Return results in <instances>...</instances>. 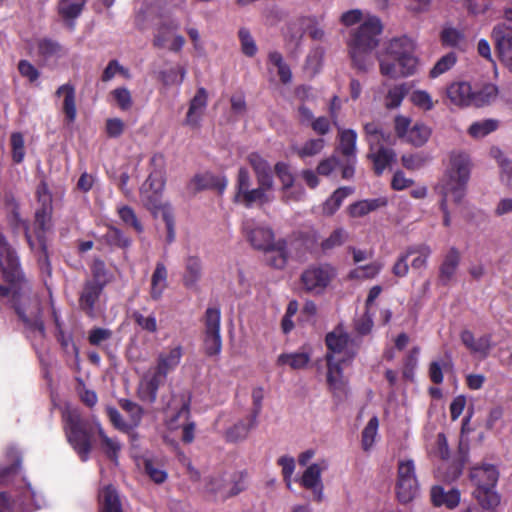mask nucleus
<instances>
[{"label":"nucleus","instance_id":"obj_57","mask_svg":"<svg viewBox=\"0 0 512 512\" xmlns=\"http://www.w3.org/2000/svg\"><path fill=\"white\" fill-rule=\"evenodd\" d=\"M91 273L92 278L87 281L94 282L96 284H103V287H106L109 283L108 270L106 269V265L103 260L99 258L94 259L91 265Z\"/></svg>","mask_w":512,"mask_h":512},{"label":"nucleus","instance_id":"obj_14","mask_svg":"<svg viewBox=\"0 0 512 512\" xmlns=\"http://www.w3.org/2000/svg\"><path fill=\"white\" fill-rule=\"evenodd\" d=\"M221 312L217 307L207 308L204 316V351L209 357L219 355L222 349L220 334Z\"/></svg>","mask_w":512,"mask_h":512},{"label":"nucleus","instance_id":"obj_42","mask_svg":"<svg viewBox=\"0 0 512 512\" xmlns=\"http://www.w3.org/2000/svg\"><path fill=\"white\" fill-rule=\"evenodd\" d=\"M441 44L445 47L463 49L466 44V38L462 31L447 27L444 28L440 33Z\"/></svg>","mask_w":512,"mask_h":512},{"label":"nucleus","instance_id":"obj_36","mask_svg":"<svg viewBox=\"0 0 512 512\" xmlns=\"http://www.w3.org/2000/svg\"><path fill=\"white\" fill-rule=\"evenodd\" d=\"M202 265L196 256H189L185 262V272L183 275V283L185 287H194L201 278Z\"/></svg>","mask_w":512,"mask_h":512},{"label":"nucleus","instance_id":"obj_56","mask_svg":"<svg viewBox=\"0 0 512 512\" xmlns=\"http://www.w3.org/2000/svg\"><path fill=\"white\" fill-rule=\"evenodd\" d=\"M346 232L343 228L335 229L329 237L324 239L320 243V247L323 253H326L336 247H340L346 240Z\"/></svg>","mask_w":512,"mask_h":512},{"label":"nucleus","instance_id":"obj_41","mask_svg":"<svg viewBox=\"0 0 512 512\" xmlns=\"http://www.w3.org/2000/svg\"><path fill=\"white\" fill-rule=\"evenodd\" d=\"M234 202L241 203L246 208H251L255 204L262 206L264 204L269 203L270 198L264 190L257 187V188L249 189V190L245 191V193H243L241 195V197L237 198Z\"/></svg>","mask_w":512,"mask_h":512},{"label":"nucleus","instance_id":"obj_59","mask_svg":"<svg viewBox=\"0 0 512 512\" xmlns=\"http://www.w3.org/2000/svg\"><path fill=\"white\" fill-rule=\"evenodd\" d=\"M38 53L45 59H50L52 57L59 56L62 50L61 45L51 39H41L38 42Z\"/></svg>","mask_w":512,"mask_h":512},{"label":"nucleus","instance_id":"obj_29","mask_svg":"<svg viewBox=\"0 0 512 512\" xmlns=\"http://www.w3.org/2000/svg\"><path fill=\"white\" fill-rule=\"evenodd\" d=\"M498 96V87L492 83L483 84L481 87L473 89L469 106L483 107L490 105Z\"/></svg>","mask_w":512,"mask_h":512},{"label":"nucleus","instance_id":"obj_50","mask_svg":"<svg viewBox=\"0 0 512 512\" xmlns=\"http://www.w3.org/2000/svg\"><path fill=\"white\" fill-rule=\"evenodd\" d=\"M381 268L382 266L378 262H372L367 265L358 266L349 272L348 278L352 280L373 279L379 274Z\"/></svg>","mask_w":512,"mask_h":512},{"label":"nucleus","instance_id":"obj_15","mask_svg":"<svg viewBox=\"0 0 512 512\" xmlns=\"http://www.w3.org/2000/svg\"><path fill=\"white\" fill-rule=\"evenodd\" d=\"M242 229L247 240L256 250L265 252L277 241L271 227L259 225L252 219L244 221Z\"/></svg>","mask_w":512,"mask_h":512},{"label":"nucleus","instance_id":"obj_1","mask_svg":"<svg viewBox=\"0 0 512 512\" xmlns=\"http://www.w3.org/2000/svg\"><path fill=\"white\" fill-rule=\"evenodd\" d=\"M325 343L329 350L326 354L327 383L331 389L342 391L346 386L343 368L352 364L360 343L340 329L329 332L325 337Z\"/></svg>","mask_w":512,"mask_h":512},{"label":"nucleus","instance_id":"obj_44","mask_svg":"<svg viewBox=\"0 0 512 512\" xmlns=\"http://www.w3.org/2000/svg\"><path fill=\"white\" fill-rule=\"evenodd\" d=\"M117 214L126 227H131L138 234L144 231V227L132 207L128 205L118 206Z\"/></svg>","mask_w":512,"mask_h":512},{"label":"nucleus","instance_id":"obj_25","mask_svg":"<svg viewBox=\"0 0 512 512\" xmlns=\"http://www.w3.org/2000/svg\"><path fill=\"white\" fill-rule=\"evenodd\" d=\"M192 182L197 190L212 189L216 190L219 194L225 191L228 184L225 175H215L210 172L195 175Z\"/></svg>","mask_w":512,"mask_h":512},{"label":"nucleus","instance_id":"obj_47","mask_svg":"<svg viewBox=\"0 0 512 512\" xmlns=\"http://www.w3.org/2000/svg\"><path fill=\"white\" fill-rule=\"evenodd\" d=\"M269 62L277 68L278 76L283 84L292 80V72L288 64L284 62L283 56L278 51H272L268 55Z\"/></svg>","mask_w":512,"mask_h":512},{"label":"nucleus","instance_id":"obj_55","mask_svg":"<svg viewBox=\"0 0 512 512\" xmlns=\"http://www.w3.org/2000/svg\"><path fill=\"white\" fill-rule=\"evenodd\" d=\"M498 127L496 120L487 119L481 122H474L470 125L468 132L474 138H481L495 131Z\"/></svg>","mask_w":512,"mask_h":512},{"label":"nucleus","instance_id":"obj_40","mask_svg":"<svg viewBox=\"0 0 512 512\" xmlns=\"http://www.w3.org/2000/svg\"><path fill=\"white\" fill-rule=\"evenodd\" d=\"M256 425V422L251 421V415L247 417V419L238 421L232 427H230L226 433L225 438L228 442H238L244 440L249 431Z\"/></svg>","mask_w":512,"mask_h":512},{"label":"nucleus","instance_id":"obj_16","mask_svg":"<svg viewBox=\"0 0 512 512\" xmlns=\"http://www.w3.org/2000/svg\"><path fill=\"white\" fill-rule=\"evenodd\" d=\"M140 200L154 217L158 216L160 212V177L157 172H152L142 184Z\"/></svg>","mask_w":512,"mask_h":512},{"label":"nucleus","instance_id":"obj_28","mask_svg":"<svg viewBox=\"0 0 512 512\" xmlns=\"http://www.w3.org/2000/svg\"><path fill=\"white\" fill-rule=\"evenodd\" d=\"M446 94L452 104L466 107L469 106L472 87L468 82H454L447 87Z\"/></svg>","mask_w":512,"mask_h":512},{"label":"nucleus","instance_id":"obj_46","mask_svg":"<svg viewBox=\"0 0 512 512\" xmlns=\"http://www.w3.org/2000/svg\"><path fill=\"white\" fill-rule=\"evenodd\" d=\"M325 146V140L322 138H315L307 140L301 147L293 148L297 156L304 160L308 157L318 155Z\"/></svg>","mask_w":512,"mask_h":512},{"label":"nucleus","instance_id":"obj_19","mask_svg":"<svg viewBox=\"0 0 512 512\" xmlns=\"http://www.w3.org/2000/svg\"><path fill=\"white\" fill-rule=\"evenodd\" d=\"M160 386V358L156 365L149 370L141 379L138 386V397L142 402L152 404L157 399V392Z\"/></svg>","mask_w":512,"mask_h":512},{"label":"nucleus","instance_id":"obj_51","mask_svg":"<svg viewBox=\"0 0 512 512\" xmlns=\"http://www.w3.org/2000/svg\"><path fill=\"white\" fill-rule=\"evenodd\" d=\"M408 256L417 254L412 261V267L415 269H420L426 267L427 260L431 255V248L426 244H421L417 246H412L407 249Z\"/></svg>","mask_w":512,"mask_h":512},{"label":"nucleus","instance_id":"obj_22","mask_svg":"<svg viewBox=\"0 0 512 512\" xmlns=\"http://www.w3.org/2000/svg\"><path fill=\"white\" fill-rule=\"evenodd\" d=\"M264 254L265 262L268 266L278 270L284 269L289 259L287 240L285 238H279Z\"/></svg>","mask_w":512,"mask_h":512},{"label":"nucleus","instance_id":"obj_12","mask_svg":"<svg viewBox=\"0 0 512 512\" xmlns=\"http://www.w3.org/2000/svg\"><path fill=\"white\" fill-rule=\"evenodd\" d=\"M396 496L399 502L412 501L418 492V481L413 460H400L397 468Z\"/></svg>","mask_w":512,"mask_h":512},{"label":"nucleus","instance_id":"obj_48","mask_svg":"<svg viewBox=\"0 0 512 512\" xmlns=\"http://www.w3.org/2000/svg\"><path fill=\"white\" fill-rule=\"evenodd\" d=\"M118 404L120 408L125 411L129 416V424L132 425V428H136L139 426L143 416V409L137 403L129 400V399H119Z\"/></svg>","mask_w":512,"mask_h":512},{"label":"nucleus","instance_id":"obj_11","mask_svg":"<svg viewBox=\"0 0 512 512\" xmlns=\"http://www.w3.org/2000/svg\"><path fill=\"white\" fill-rule=\"evenodd\" d=\"M0 271L5 282L13 287L20 286L25 281L19 257L0 231Z\"/></svg>","mask_w":512,"mask_h":512},{"label":"nucleus","instance_id":"obj_7","mask_svg":"<svg viewBox=\"0 0 512 512\" xmlns=\"http://www.w3.org/2000/svg\"><path fill=\"white\" fill-rule=\"evenodd\" d=\"M166 425L169 429L182 427L181 440L190 444L195 438L196 425L188 422L190 416V397L185 394L173 395L164 410Z\"/></svg>","mask_w":512,"mask_h":512},{"label":"nucleus","instance_id":"obj_53","mask_svg":"<svg viewBox=\"0 0 512 512\" xmlns=\"http://www.w3.org/2000/svg\"><path fill=\"white\" fill-rule=\"evenodd\" d=\"M15 312L18 315L19 319L24 323V325L28 329L32 331H38L41 336L45 335V326L39 314H37L33 318H30L26 315L25 311L21 306H16Z\"/></svg>","mask_w":512,"mask_h":512},{"label":"nucleus","instance_id":"obj_39","mask_svg":"<svg viewBox=\"0 0 512 512\" xmlns=\"http://www.w3.org/2000/svg\"><path fill=\"white\" fill-rule=\"evenodd\" d=\"M357 133L353 129L339 131V150L347 158H355Z\"/></svg>","mask_w":512,"mask_h":512},{"label":"nucleus","instance_id":"obj_64","mask_svg":"<svg viewBox=\"0 0 512 512\" xmlns=\"http://www.w3.org/2000/svg\"><path fill=\"white\" fill-rule=\"evenodd\" d=\"M111 95L121 110L126 111L131 108L133 102L131 93L127 88H116L111 92Z\"/></svg>","mask_w":512,"mask_h":512},{"label":"nucleus","instance_id":"obj_38","mask_svg":"<svg viewBox=\"0 0 512 512\" xmlns=\"http://www.w3.org/2000/svg\"><path fill=\"white\" fill-rule=\"evenodd\" d=\"M310 362V355L305 352L282 353L278 356L277 366H289L293 370L303 369Z\"/></svg>","mask_w":512,"mask_h":512},{"label":"nucleus","instance_id":"obj_6","mask_svg":"<svg viewBox=\"0 0 512 512\" xmlns=\"http://www.w3.org/2000/svg\"><path fill=\"white\" fill-rule=\"evenodd\" d=\"M63 431L67 442L82 462L90 458L97 433V424L83 418L78 410L63 413Z\"/></svg>","mask_w":512,"mask_h":512},{"label":"nucleus","instance_id":"obj_31","mask_svg":"<svg viewBox=\"0 0 512 512\" xmlns=\"http://www.w3.org/2000/svg\"><path fill=\"white\" fill-rule=\"evenodd\" d=\"M387 204L388 201L384 197L365 199L351 204L348 210L352 217H363L372 211L385 207Z\"/></svg>","mask_w":512,"mask_h":512},{"label":"nucleus","instance_id":"obj_3","mask_svg":"<svg viewBox=\"0 0 512 512\" xmlns=\"http://www.w3.org/2000/svg\"><path fill=\"white\" fill-rule=\"evenodd\" d=\"M415 50L416 43L411 37L407 35L393 37L387 42L385 53L394 62L380 60V73L390 78L409 77L416 74L418 58Z\"/></svg>","mask_w":512,"mask_h":512},{"label":"nucleus","instance_id":"obj_23","mask_svg":"<svg viewBox=\"0 0 512 512\" xmlns=\"http://www.w3.org/2000/svg\"><path fill=\"white\" fill-rule=\"evenodd\" d=\"M461 261V254L456 247H451L445 254L439 267V281L443 285H448L453 279Z\"/></svg>","mask_w":512,"mask_h":512},{"label":"nucleus","instance_id":"obj_63","mask_svg":"<svg viewBox=\"0 0 512 512\" xmlns=\"http://www.w3.org/2000/svg\"><path fill=\"white\" fill-rule=\"evenodd\" d=\"M238 36L241 42L242 52L248 57H253L257 52V46L249 30L241 28L238 32Z\"/></svg>","mask_w":512,"mask_h":512},{"label":"nucleus","instance_id":"obj_61","mask_svg":"<svg viewBox=\"0 0 512 512\" xmlns=\"http://www.w3.org/2000/svg\"><path fill=\"white\" fill-rule=\"evenodd\" d=\"M106 414L112 423V425L122 431L128 433L129 431L133 430L132 425L129 424L128 421H125L120 414V412L113 406H107L106 407Z\"/></svg>","mask_w":512,"mask_h":512},{"label":"nucleus","instance_id":"obj_9","mask_svg":"<svg viewBox=\"0 0 512 512\" xmlns=\"http://www.w3.org/2000/svg\"><path fill=\"white\" fill-rule=\"evenodd\" d=\"M324 16H300L287 26L286 37L299 45L304 34L307 33L312 40L322 41L325 37Z\"/></svg>","mask_w":512,"mask_h":512},{"label":"nucleus","instance_id":"obj_33","mask_svg":"<svg viewBox=\"0 0 512 512\" xmlns=\"http://www.w3.org/2000/svg\"><path fill=\"white\" fill-rule=\"evenodd\" d=\"M354 192L352 187H340L323 203L322 211L327 216L333 215L342 205L344 199Z\"/></svg>","mask_w":512,"mask_h":512},{"label":"nucleus","instance_id":"obj_8","mask_svg":"<svg viewBox=\"0 0 512 512\" xmlns=\"http://www.w3.org/2000/svg\"><path fill=\"white\" fill-rule=\"evenodd\" d=\"M337 276L336 268L329 263L309 265L301 274L300 281L306 292L322 294Z\"/></svg>","mask_w":512,"mask_h":512},{"label":"nucleus","instance_id":"obj_60","mask_svg":"<svg viewBox=\"0 0 512 512\" xmlns=\"http://www.w3.org/2000/svg\"><path fill=\"white\" fill-rule=\"evenodd\" d=\"M38 242H39V254L37 257L38 266L43 273H46L48 276H50L51 272H52V267H51V263L49 260V254H48L45 237L38 234Z\"/></svg>","mask_w":512,"mask_h":512},{"label":"nucleus","instance_id":"obj_2","mask_svg":"<svg viewBox=\"0 0 512 512\" xmlns=\"http://www.w3.org/2000/svg\"><path fill=\"white\" fill-rule=\"evenodd\" d=\"M469 177L470 162L468 156L462 153L451 154L445 178L439 186V193L441 194L440 209L443 213V224L446 227L451 224L448 197L451 196L453 201L459 204L465 196Z\"/></svg>","mask_w":512,"mask_h":512},{"label":"nucleus","instance_id":"obj_17","mask_svg":"<svg viewBox=\"0 0 512 512\" xmlns=\"http://www.w3.org/2000/svg\"><path fill=\"white\" fill-rule=\"evenodd\" d=\"M491 37L500 60L512 67V27L498 24L493 28Z\"/></svg>","mask_w":512,"mask_h":512},{"label":"nucleus","instance_id":"obj_49","mask_svg":"<svg viewBox=\"0 0 512 512\" xmlns=\"http://www.w3.org/2000/svg\"><path fill=\"white\" fill-rule=\"evenodd\" d=\"M97 434L101 439V445L106 456L110 460H117L121 449L120 444L115 439L108 437L99 423H97Z\"/></svg>","mask_w":512,"mask_h":512},{"label":"nucleus","instance_id":"obj_62","mask_svg":"<svg viewBox=\"0 0 512 512\" xmlns=\"http://www.w3.org/2000/svg\"><path fill=\"white\" fill-rule=\"evenodd\" d=\"M185 73L184 67L180 65L171 68L169 71H164L162 72V84L179 86L184 80Z\"/></svg>","mask_w":512,"mask_h":512},{"label":"nucleus","instance_id":"obj_37","mask_svg":"<svg viewBox=\"0 0 512 512\" xmlns=\"http://www.w3.org/2000/svg\"><path fill=\"white\" fill-rule=\"evenodd\" d=\"M183 356V348L180 344H175L162 352V377L176 369Z\"/></svg>","mask_w":512,"mask_h":512},{"label":"nucleus","instance_id":"obj_10","mask_svg":"<svg viewBox=\"0 0 512 512\" xmlns=\"http://www.w3.org/2000/svg\"><path fill=\"white\" fill-rule=\"evenodd\" d=\"M0 271L5 282L13 287L20 286L25 281L19 257L0 231Z\"/></svg>","mask_w":512,"mask_h":512},{"label":"nucleus","instance_id":"obj_54","mask_svg":"<svg viewBox=\"0 0 512 512\" xmlns=\"http://www.w3.org/2000/svg\"><path fill=\"white\" fill-rule=\"evenodd\" d=\"M457 61V56L454 52H449L446 55L442 56L433 68L430 70L429 76L431 78H436L441 74L450 70Z\"/></svg>","mask_w":512,"mask_h":512},{"label":"nucleus","instance_id":"obj_5","mask_svg":"<svg viewBox=\"0 0 512 512\" xmlns=\"http://www.w3.org/2000/svg\"><path fill=\"white\" fill-rule=\"evenodd\" d=\"M499 473L494 465L474 467L470 472L471 482L475 485L472 492L477 505L467 507L465 512H496L500 504V495L494 490Z\"/></svg>","mask_w":512,"mask_h":512},{"label":"nucleus","instance_id":"obj_32","mask_svg":"<svg viewBox=\"0 0 512 512\" xmlns=\"http://www.w3.org/2000/svg\"><path fill=\"white\" fill-rule=\"evenodd\" d=\"M293 242L297 243L303 252L313 253L319 245V235L315 230L298 231L292 234Z\"/></svg>","mask_w":512,"mask_h":512},{"label":"nucleus","instance_id":"obj_26","mask_svg":"<svg viewBox=\"0 0 512 512\" xmlns=\"http://www.w3.org/2000/svg\"><path fill=\"white\" fill-rule=\"evenodd\" d=\"M56 96H64L62 111L68 123H73L77 116L76 94L72 84L66 83L56 90Z\"/></svg>","mask_w":512,"mask_h":512},{"label":"nucleus","instance_id":"obj_45","mask_svg":"<svg viewBox=\"0 0 512 512\" xmlns=\"http://www.w3.org/2000/svg\"><path fill=\"white\" fill-rule=\"evenodd\" d=\"M408 93L409 86L406 83L393 86L388 90L385 96V107L387 109H394L399 107Z\"/></svg>","mask_w":512,"mask_h":512},{"label":"nucleus","instance_id":"obj_43","mask_svg":"<svg viewBox=\"0 0 512 512\" xmlns=\"http://www.w3.org/2000/svg\"><path fill=\"white\" fill-rule=\"evenodd\" d=\"M431 136V129L424 123H415L404 141L415 147L423 146Z\"/></svg>","mask_w":512,"mask_h":512},{"label":"nucleus","instance_id":"obj_24","mask_svg":"<svg viewBox=\"0 0 512 512\" xmlns=\"http://www.w3.org/2000/svg\"><path fill=\"white\" fill-rule=\"evenodd\" d=\"M367 157L372 161L373 170L377 176L382 175L387 167L396 162L395 151L392 148H386L383 145L372 151L369 149Z\"/></svg>","mask_w":512,"mask_h":512},{"label":"nucleus","instance_id":"obj_35","mask_svg":"<svg viewBox=\"0 0 512 512\" xmlns=\"http://www.w3.org/2000/svg\"><path fill=\"white\" fill-rule=\"evenodd\" d=\"M106 244L112 248L127 249L131 246L132 240L120 228L114 225L107 226V232L103 236Z\"/></svg>","mask_w":512,"mask_h":512},{"label":"nucleus","instance_id":"obj_20","mask_svg":"<svg viewBox=\"0 0 512 512\" xmlns=\"http://www.w3.org/2000/svg\"><path fill=\"white\" fill-rule=\"evenodd\" d=\"M327 468V463L323 461L321 464L313 463L306 468L300 479V484L307 490H311L314 494V500L321 502L323 499V484L321 481V473Z\"/></svg>","mask_w":512,"mask_h":512},{"label":"nucleus","instance_id":"obj_27","mask_svg":"<svg viewBox=\"0 0 512 512\" xmlns=\"http://www.w3.org/2000/svg\"><path fill=\"white\" fill-rule=\"evenodd\" d=\"M159 17L160 6L146 0L136 13L135 24L140 30H145L155 24Z\"/></svg>","mask_w":512,"mask_h":512},{"label":"nucleus","instance_id":"obj_58","mask_svg":"<svg viewBox=\"0 0 512 512\" xmlns=\"http://www.w3.org/2000/svg\"><path fill=\"white\" fill-rule=\"evenodd\" d=\"M274 172L282 183V189H290L295 181L294 175L290 170V166L285 162H277L274 166Z\"/></svg>","mask_w":512,"mask_h":512},{"label":"nucleus","instance_id":"obj_52","mask_svg":"<svg viewBox=\"0 0 512 512\" xmlns=\"http://www.w3.org/2000/svg\"><path fill=\"white\" fill-rule=\"evenodd\" d=\"M378 426V418L376 416L370 418L367 425L362 431L361 443L363 450L368 451L373 446L375 437L377 435Z\"/></svg>","mask_w":512,"mask_h":512},{"label":"nucleus","instance_id":"obj_4","mask_svg":"<svg viewBox=\"0 0 512 512\" xmlns=\"http://www.w3.org/2000/svg\"><path fill=\"white\" fill-rule=\"evenodd\" d=\"M382 32L381 20L376 16H370L351 33L347 45L352 64L357 70L367 71L366 56L379 45Z\"/></svg>","mask_w":512,"mask_h":512},{"label":"nucleus","instance_id":"obj_30","mask_svg":"<svg viewBox=\"0 0 512 512\" xmlns=\"http://www.w3.org/2000/svg\"><path fill=\"white\" fill-rule=\"evenodd\" d=\"M86 2L87 0H60L58 14L66 23L72 25L73 21L81 15Z\"/></svg>","mask_w":512,"mask_h":512},{"label":"nucleus","instance_id":"obj_13","mask_svg":"<svg viewBox=\"0 0 512 512\" xmlns=\"http://www.w3.org/2000/svg\"><path fill=\"white\" fill-rule=\"evenodd\" d=\"M36 197L39 207L35 211V232L45 237V233L52 227V194L45 181H41L36 189Z\"/></svg>","mask_w":512,"mask_h":512},{"label":"nucleus","instance_id":"obj_18","mask_svg":"<svg viewBox=\"0 0 512 512\" xmlns=\"http://www.w3.org/2000/svg\"><path fill=\"white\" fill-rule=\"evenodd\" d=\"M105 287L103 284L85 281L79 295L78 304L80 310L89 318L96 317V304Z\"/></svg>","mask_w":512,"mask_h":512},{"label":"nucleus","instance_id":"obj_34","mask_svg":"<svg viewBox=\"0 0 512 512\" xmlns=\"http://www.w3.org/2000/svg\"><path fill=\"white\" fill-rule=\"evenodd\" d=\"M101 512H122L121 502L112 485L104 487L100 494Z\"/></svg>","mask_w":512,"mask_h":512},{"label":"nucleus","instance_id":"obj_21","mask_svg":"<svg viewBox=\"0 0 512 512\" xmlns=\"http://www.w3.org/2000/svg\"><path fill=\"white\" fill-rule=\"evenodd\" d=\"M208 92L204 87H199L194 97L190 100L186 114V124L191 127H198L200 119L207 107Z\"/></svg>","mask_w":512,"mask_h":512}]
</instances>
